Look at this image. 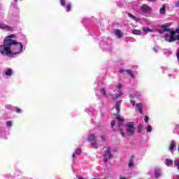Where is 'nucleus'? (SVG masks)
Here are the masks:
<instances>
[{
	"label": "nucleus",
	"instance_id": "4",
	"mask_svg": "<svg viewBox=\"0 0 179 179\" xmlns=\"http://www.w3.org/2000/svg\"><path fill=\"white\" fill-rule=\"evenodd\" d=\"M135 123L129 122L126 124V134L128 136H134L135 135Z\"/></svg>",
	"mask_w": 179,
	"mask_h": 179
},
{
	"label": "nucleus",
	"instance_id": "38",
	"mask_svg": "<svg viewBox=\"0 0 179 179\" xmlns=\"http://www.w3.org/2000/svg\"><path fill=\"white\" fill-rule=\"evenodd\" d=\"M130 102L133 104V106L135 107V101L131 100Z\"/></svg>",
	"mask_w": 179,
	"mask_h": 179
},
{
	"label": "nucleus",
	"instance_id": "33",
	"mask_svg": "<svg viewBox=\"0 0 179 179\" xmlns=\"http://www.w3.org/2000/svg\"><path fill=\"white\" fill-rule=\"evenodd\" d=\"M7 127H12V121L11 120L7 121Z\"/></svg>",
	"mask_w": 179,
	"mask_h": 179
},
{
	"label": "nucleus",
	"instance_id": "3",
	"mask_svg": "<svg viewBox=\"0 0 179 179\" xmlns=\"http://www.w3.org/2000/svg\"><path fill=\"white\" fill-rule=\"evenodd\" d=\"M166 41L169 43H173L174 41H179V27L175 31H170V36L169 35L165 36Z\"/></svg>",
	"mask_w": 179,
	"mask_h": 179
},
{
	"label": "nucleus",
	"instance_id": "1",
	"mask_svg": "<svg viewBox=\"0 0 179 179\" xmlns=\"http://www.w3.org/2000/svg\"><path fill=\"white\" fill-rule=\"evenodd\" d=\"M15 37V34L8 36L5 38L3 45H0V53L2 55L13 57L23 51V44L13 40V38Z\"/></svg>",
	"mask_w": 179,
	"mask_h": 179
},
{
	"label": "nucleus",
	"instance_id": "15",
	"mask_svg": "<svg viewBox=\"0 0 179 179\" xmlns=\"http://www.w3.org/2000/svg\"><path fill=\"white\" fill-rule=\"evenodd\" d=\"M126 73H128V75H130L132 78H135V75H134V71H132V70L127 69L126 70Z\"/></svg>",
	"mask_w": 179,
	"mask_h": 179
},
{
	"label": "nucleus",
	"instance_id": "14",
	"mask_svg": "<svg viewBox=\"0 0 179 179\" xmlns=\"http://www.w3.org/2000/svg\"><path fill=\"white\" fill-rule=\"evenodd\" d=\"M13 73L12 69H9L5 72V75L6 76H11Z\"/></svg>",
	"mask_w": 179,
	"mask_h": 179
},
{
	"label": "nucleus",
	"instance_id": "9",
	"mask_svg": "<svg viewBox=\"0 0 179 179\" xmlns=\"http://www.w3.org/2000/svg\"><path fill=\"white\" fill-rule=\"evenodd\" d=\"M134 159H135V156L131 155L128 164L129 167H132L134 166Z\"/></svg>",
	"mask_w": 179,
	"mask_h": 179
},
{
	"label": "nucleus",
	"instance_id": "31",
	"mask_svg": "<svg viewBox=\"0 0 179 179\" xmlns=\"http://www.w3.org/2000/svg\"><path fill=\"white\" fill-rule=\"evenodd\" d=\"M101 138L103 142H106V139L107 138V136H106L105 134H103Z\"/></svg>",
	"mask_w": 179,
	"mask_h": 179
},
{
	"label": "nucleus",
	"instance_id": "5",
	"mask_svg": "<svg viewBox=\"0 0 179 179\" xmlns=\"http://www.w3.org/2000/svg\"><path fill=\"white\" fill-rule=\"evenodd\" d=\"M108 159H113V154H111V148L108 147L107 150L103 153V162L107 163L108 162Z\"/></svg>",
	"mask_w": 179,
	"mask_h": 179
},
{
	"label": "nucleus",
	"instance_id": "30",
	"mask_svg": "<svg viewBox=\"0 0 179 179\" xmlns=\"http://www.w3.org/2000/svg\"><path fill=\"white\" fill-rule=\"evenodd\" d=\"M147 132H152V126H150V125L148 126Z\"/></svg>",
	"mask_w": 179,
	"mask_h": 179
},
{
	"label": "nucleus",
	"instance_id": "36",
	"mask_svg": "<svg viewBox=\"0 0 179 179\" xmlns=\"http://www.w3.org/2000/svg\"><path fill=\"white\" fill-rule=\"evenodd\" d=\"M127 70H124V69H120L119 72L120 73H124V72H126Z\"/></svg>",
	"mask_w": 179,
	"mask_h": 179
},
{
	"label": "nucleus",
	"instance_id": "6",
	"mask_svg": "<svg viewBox=\"0 0 179 179\" xmlns=\"http://www.w3.org/2000/svg\"><path fill=\"white\" fill-rule=\"evenodd\" d=\"M88 141L92 145V146H94L95 145H97V139L96 138V136L94 134H91L88 136Z\"/></svg>",
	"mask_w": 179,
	"mask_h": 179
},
{
	"label": "nucleus",
	"instance_id": "41",
	"mask_svg": "<svg viewBox=\"0 0 179 179\" xmlns=\"http://www.w3.org/2000/svg\"><path fill=\"white\" fill-rule=\"evenodd\" d=\"M130 97H134V94H130Z\"/></svg>",
	"mask_w": 179,
	"mask_h": 179
},
{
	"label": "nucleus",
	"instance_id": "37",
	"mask_svg": "<svg viewBox=\"0 0 179 179\" xmlns=\"http://www.w3.org/2000/svg\"><path fill=\"white\" fill-rule=\"evenodd\" d=\"M176 8H179V1H175Z\"/></svg>",
	"mask_w": 179,
	"mask_h": 179
},
{
	"label": "nucleus",
	"instance_id": "39",
	"mask_svg": "<svg viewBox=\"0 0 179 179\" xmlns=\"http://www.w3.org/2000/svg\"><path fill=\"white\" fill-rule=\"evenodd\" d=\"M122 87V84H119L117 89H121Z\"/></svg>",
	"mask_w": 179,
	"mask_h": 179
},
{
	"label": "nucleus",
	"instance_id": "8",
	"mask_svg": "<svg viewBox=\"0 0 179 179\" xmlns=\"http://www.w3.org/2000/svg\"><path fill=\"white\" fill-rule=\"evenodd\" d=\"M136 107H137V110L139 113V114H143V107L142 105V103H136Z\"/></svg>",
	"mask_w": 179,
	"mask_h": 179
},
{
	"label": "nucleus",
	"instance_id": "34",
	"mask_svg": "<svg viewBox=\"0 0 179 179\" xmlns=\"http://www.w3.org/2000/svg\"><path fill=\"white\" fill-rule=\"evenodd\" d=\"M144 121H145V122H146V123L149 122V117L145 116V117H144Z\"/></svg>",
	"mask_w": 179,
	"mask_h": 179
},
{
	"label": "nucleus",
	"instance_id": "40",
	"mask_svg": "<svg viewBox=\"0 0 179 179\" xmlns=\"http://www.w3.org/2000/svg\"><path fill=\"white\" fill-rule=\"evenodd\" d=\"M76 155H76V153L75 152V153L73 154L72 156H73V158H75V157H76Z\"/></svg>",
	"mask_w": 179,
	"mask_h": 179
},
{
	"label": "nucleus",
	"instance_id": "29",
	"mask_svg": "<svg viewBox=\"0 0 179 179\" xmlns=\"http://www.w3.org/2000/svg\"><path fill=\"white\" fill-rule=\"evenodd\" d=\"M15 113H22V109H20V108H15Z\"/></svg>",
	"mask_w": 179,
	"mask_h": 179
},
{
	"label": "nucleus",
	"instance_id": "16",
	"mask_svg": "<svg viewBox=\"0 0 179 179\" xmlns=\"http://www.w3.org/2000/svg\"><path fill=\"white\" fill-rule=\"evenodd\" d=\"M126 73H128V75H130L132 78H135V75H134V71H132V70L127 69L126 70Z\"/></svg>",
	"mask_w": 179,
	"mask_h": 179
},
{
	"label": "nucleus",
	"instance_id": "43",
	"mask_svg": "<svg viewBox=\"0 0 179 179\" xmlns=\"http://www.w3.org/2000/svg\"><path fill=\"white\" fill-rule=\"evenodd\" d=\"M149 1H153V0H149Z\"/></svg>",
	"mask_w": 179,
	"mask_h": 179
},
{
	"label": "nucleus",
	"instance_id": "18",
	"mask_svg": "<svg viewBox=\"0 0 179 179\" xmlns=\"http://www.w3.org/2000/svg\"><path fill=\"white\" fill-rule=\"evenodd\" d=\"M154 173L155 174V178H159V177H160V171H159V169H155L154 170Z\"/></svg>",
	"mask_w": 179,
	"mask_h": 179
},
{
	"label": "nucleus",
	"instance_id": "32",
	"mask_svg": "<svg viewBox=\"0 0 179 179\" xmlns=\"http://www.w3.org/2000/svg\"><path fill=\"white\" fill-rule=\"evenodd\" d=\"M65 3H66L65 0H60V5L62 6H65Z\"/></svg>",
	"mask_w": 179,
	"mask_h": 179
},
{
	"label": "nucleus",
	"instance_id": "17",
	"mask_svg": "<svg viewBox=\"0 0 179 179\" xmlns=\"http://www.w3.org/2000/svg\"><path fill=\"white\" fill-rule=\"evenodd\" d=\"M159 13H161V15H164V13H166V6H162V7L159 10Z\"/></svg>",
	"mask_w": 179,
	"mask_h": 179
},
{
	"label": "nucleus",
	"instance_id": "23",
	"mask_svg": "<svg viewBox=\"0 0 179 179\" xmlns=\"http://www.w3.org/2000/svg\"><path fill=\"white\" fill-rule=\"evenodd\" d=\"M128 16H129V17H131V19H133V20H135L136 22L138 20L136 17H135V15H134L131 13H128Z\"/></svg>",
	"mask_w": 179,
	"mask_h": 179
},
{
	"label": "nucleus",
	"instance_id": "19",
	"mask_svg": "<svg viewBox=\"0 0 179 179\" xmlns=\"http://www.w3.org/2000/svg\"><path fill=\"white\" fill-rule=\"evenodd\" d=\"M169 25H162V29L163 31H170V29H169Z\"/></svg>",
	"mask_w": 179,
	"mask_h": 179
},
{
	"label": "nucleus",
	"instance_id": "11",
	"mask_svg": "<svg viewBox=\"0 0 179 179\" xmlns=\"http://www.w3.org/2000/svg\"><path fill=\"white\" fill-rule=\"evenodd\" d=\"M115 36L118 37V38H122V32H121V30L120 29H116L115 30Z\"/></svg>",
	"mask_w": 179,
	"mask_h": 179
},
{
	"label": "nucleus",
	"instance_id": "26",
	"mask_svg": "<svg viewBox=\"0 0 179 179\" xmlns=\"http://www.w3.org/2000/svg\"><path fill=\"white\" fill-rule=\"evenodd\" d=\"M6 27V24H3V23H0V29H1L2 30H5Z\"/></svg>",
	"mask_w": 179,
	"mask_h": 179
},
{
	"label": "nucleus",
	"instance_id": "25",
	"mask_svg": "<svg viewBox=\"0 0 179 179\" xmlns=\"http://www.w3.org/2000/svg\"><path fill=\"white\" fill-rule=\"evenodd\" d=\"M101 94H103V96H107V93L106 92V89L101 88L100 90Z\"/></svg>",
	"mask_w": 179,
	"mask_h": 179
},
{
	"label": "nucleus",
	"instance_id": "7",
	"mask_svg": "<svg viewBox=\"0 0 179 179\" xmlns=\"http://www.w3.org/2000/svg\"><path fill=\"white\" fill-rule=\"evenodd\" d=\"M140 10H142L143 13H149L150 12H152V8L149 7V6L146 4H143L140 7Z\"/></svg>",
	"mask_w": 179,
	"mask_h": 179
},
{
	"label": "nucleus",
	"instance_id": "12",
	"mask_svg": "<svg viewBox=\"0 0 179 179\" xmlns=\"http://www.w3.org/2000/svg\"><path fill=\"white\" fill-rule=\"evenodd\" d=\"M176 148V142L175 141H171L170 146H169V150L172 152V150H174V148Z\"/></svg>",
	"mask_w": 179,
	"mask_h": 179
},
{
	"label": "nucleus",
	"instance_id": "27",
	"mask_svg": "<svg viewBox=\"0 0 179 179\" xmlns=\"http://www.w3.org/2000/svg\"><path fill=\"white\" fill-rule=\"evenodd\" d=\"M75 153L76 155H77V156H79V155L82 153V150L80 148H78Z\"/></svg>",
	"mask_w": 179,
	"mask_h": 179
},
{
	"label": "nucleus",
	"instance_id": "2",
	"mask_svg": "<svg viewBox=\"0 0 179 179\" xmlns=\"http://www.w3.org/2000/svg\"><path fill=\"white\" fill-rule=\"evenodd\" d=\"M120 105H121V101H118L117 102H116V104H115L116 113H114V115H115L116 120L119 121V123H118L119 131L120 132V135L124 138V136H125V134L122 131V122H124L125 120L121 118V116L118 115L121 111V110L120 109Z\"/></svg>",
	"mask_w": 179,
	"mask_h": 179
},
{
	"label": "nucleus",
	"instance_id": "24",
	"mask_svg": "<svg viewBox=\"0 0 179 179\" xmlns=\"http://www.w3.org/2000/svg\"><path fill=\"white\" fill-rule=\"evenodd\" d=\"M143 31H144V33H149V32L152 31V30L149 27H145L143 29Z\"/></svg>",
	"mask_w": 179,
	"mask_h": 179
},
{
	"label": "nucleus",
	"instance_id": "28",
	"mask_svg": "<svg viewBox=\"0 0 179 179\" xmlns=\"http://www.w3.org/2000/svg\"><path fill=\"white\" fill-rule=\"evenodd\" d=\"M120 96H122V94L120 93V94H115L113 97L114 100H116V99H118V97H120Z\"/></svg>",
	"mask_w": 179,
	"mask_h": 179
},
{
	"label": "nucleus",
	"instance_id": "20",
	"mask_svg": "<svg viewBox=\"0 0 179 179\" xmlns=\"http://www.w3.org/2000/svg\"><path fill=\"white\" fill-rule=\"evenodd\" d=\"M5 30H7V31H13V30H15V29L13 28V27H10L9 25H6Z\"/></svg>",
	"mask_w": 179,
	"mask_h": 179
},
{
	"label": "nucleus",
	"instance_id": "21",
	"mask_svg": "<svg viewBox=\"0 0 179 179\" xmlns=\"http://www.w3.org/2000/svg\"><path fill=\"white\" fill-rule=\"evenodd\" d=\"M143 128V124H139L137 127V131L138 134H141L142 132V129Z\"/></svg>",
	"mask_w": 179,
	"mask_h": 179
},
{
	"label": "nucleus",
	"instance_id": "42",
	"mask_svg": "<svg viewBox=\"0 0 179 179\" xmlns=\"http://www.w3.org/2000/svg\"><path fill=\"white\" fill-rule=\"evenodd\" d=\"M15 2H17V0H15Z\"/></svg>",
	"mask_w": 179,
	"mask_h": 179
},
{
	"label": "nucleus",
	"instance_id": "10",
	"mask_svg": "<svg viewBox=\"0 0 179 179\" xmlns=\"http://www.w3.org/2000/svg\"><path fill=\"white\" fill-rule=\"evenodd\" d=\"M132 34H134L135 36H141V34H142V31L139 29H134L132 31Z\"/></svg>",
	"mask_w": 179,
	"mask_h": 179
},
{
	"label": "nucleus",
	"instance_id": "13",
	"mask_svg": "<svg viewBox=\"0 0 179 179\" xmlns=\"http://www.w3.org/2000/svg\"><path fill=\"white\" fill-rule=\"evenodd\" d=\"M71 9H72V3H67L66 6V12H71Z\"/></svg>",
	"mask_w": 179,
	"mask_h": 179
},
{
	"label": "nucleus",
	"instance_id": "35",
	"mask_svg": "<svg viewBox=\"0 0 179 179\" xmlns=\"http://www.w3.org/2000/svg\"><path fill=\"white\" fill-rule=\"evenodd\" d=\"M111 127H112V128H114V127H115V121H112L111 122Z\"/></svg>",
	"mask_w": 179,
	"mask_h": 179
},
{
	"label": "nucleus",
	"instance_id": "22",
	"mask_svg": "<svg viewBox=\"0 0 179 179\" xmlns=\"http://www.w3.org/2000/svg\"><path fill=\"white\" fill-rule=\"evenodd\" d=\"M166 166H173V160L166 159Z\"/></svg>",
	"mask_w": 179,
	"mask_h": 179
}]
</instances>
